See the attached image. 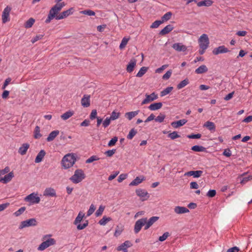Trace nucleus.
<instances>
[{
    "label": "nucleus",
    "mask_w": 252,
    "mask_h": 252,
    "mask_svg": "<svg viewBox=\"0 0 252 252\" xmlns=\"http://www.w3.org/2000/svg\"><path fill=\"white\" fill-rule=\"evenodd\" d=\"M76 161V157L75 154L69 153L65 155L62 158L61 164L63 167L65 169H68L75 164Z\"/></svg>",
    "instance_id": "f257e3e1"
},
{
    "label": "nucleus",
    "mask_w": 252,
    "mask_h": 252,
    "mask_svg": "<svg viewBox=\"0 0 252 252\" xmlns=\"http://www.w3.org/2000/svg\"><path fill=\"white\" fill-rule=\"evenodd\" d=\"M85 178V174L82 169H77L74 175L71 176L70 180L74 184L81 182Z\"/></svg>",
    "instance_id": "f03ea898"
},
{
    "label": "nucleus",
    "mask_w": 252,
    "mask_h": 252,
    "mask_svg": "<svg viewBox=\"0 0 252 252\" xmlns=\"http://www.w3.org/2000/svg\"><path fill=\"white\" fill-rule=\"evenodd\" d=\"M24 201L32 204H38L40 201V198L37 193L32 192L27 196L24 198Z\"/></svg>",
    "instance_id": "7ed1b4c3"
},
{
    "label": "nucleus",
    "mask_w": 252,
    "mask_h": 252,
    "mask_svg": "<svg viewBox=\"0 0 252 252\" xmlns=\"http://www.w3.org/2000/svg\"><path fill=\"white\" fill-rule=\"evenodd\" d=\"M198 43L200 48L207 49L209 45V39L206 34H202L198 39Z\"/></svg>",
    "instance_id": "20e7f679"
},
{
    "label": "nucleus",
    "mask_w": 252,
    "mask_h": 252,
    "mask_svg": "<svg viewBox=\"0 0 252 252\" xmlns=\"http://www.w3.org/2000/svg\"><path fill=\"white\" fill-rule=\"evenodd\" d=\"M136 195L142 201L147 200L150 197L149 193L144 189H138L135 190Z\"/></svg>",
    "instance_id": "39448f33"
},
{
    "label": "nucleus",
    "mask_w": 252,
    "mask_h": 252,
    "mask_svg": "<svg viewBox=\"0 0 252 252\" xmlns=\"http://www.w3.org/2000/svg\"><path fill=\"white\" fill-rule=\"evenodd\" d=\"M37 222L36 220L34 218H32L22 221L19 226V228L22 229L27 227L35 226Z\"/></svg>",
    "instance_id": "423d86ee"
},
{
    "label": "nucleus",
    "mask_w": 252,
    "mask_h": 252,
    "mask_svg": "<svg viewBox=\"0 0 252 252\" xmlns=\"http://www.w3.org/2000/svg\"><path fill=\"white\" fill-rule=\"evenodd\" d=\"M56 244V241L53 238H50L46 241L43 242L38 247V250L43 251L48 247Z\"/></svg>",
    "instance_id": "0eeeda50"
},
{
    "label": "nucleus",
    "mask_w": 252,
    "mask_h": 252,
    "mask_svg": "<svg viewBox=\"0 0 252 252\" xmlns=\"http://www.w3.org/2000/svg\"><path fill=\"white\" fill-rule=\"evenodd\" d=\"M74 10L73 7H71L66 10L63 11L56 17V19L59 20L67 17L68 16L73 14Z\"/></svg>",
    "instance_id": "6e6552de"
},
{
    "label": "nucleus",
    "mask_w": 252,
    "mask_h": 252,
    "mask_svg": "<svg viewBox=\"0 0 252 252\" xmlns=\"http://www.w3.org/2000/svg\"><path fill=\"white\" fill-rule=\"evenodd\" d=\"M145 96L146 98L142 101V105L148 104L157 99L158 97V95L155 93H153L151 94H146Z\"/></svg>",
    "instance_id": "1a4fd4ad"
},
{
    "label": "nucleus",
    "mask_w": 252,
    "mask_h": 252,
    "mask_svg": "<svg viewBox=\"0 0 252 252\" xmlns=\"http://www.w3.org/2000/svg\"><path fill=\"white\" fill-rule=\"evenodd\" d=\"M145 223H146V218H142L137 220L134 225L135 232L136 233H138L142 227L145 225Z\"/></svg>",
    "instance_id": "9d476101"
},
{
    "label": "nucleus",
    "mask_w": 252,
    "mask_h": 252,
    "mask_svg": "<svg viewBox=\"0 0 252 252\" xmlns=\"http://www.w3.org/2000/svg\"><path fill=\"white\" fill-rule=\"evenodd\" d=\"M11 8L9 6H6L2 12V20L3 23H5L9 21V13Z\"/></svg>",
    "instance_id": "9b49d317"
},
{
    "label": "nucleus",
    "mask_w": 252,
    "mask_h": 252,
    "mask_svg": "<svg viewBox=\"0 0 252 252\" xmlns=\"http://www.w3.org/2000/svg\"><path fill=\"white\" fill-rule=\"evenodd\" d=\"M229 50L224 46H220L217 48H215L213 50V53L214 55H218L219 54L225 53L228 52Z\"/></svg>",
    "instance_id": "f8f14e48"
},
{
    "label": "nucleus",
    "mask_w": 252,
    "mask_h": 252,
    "mask_svg": "<svg viewBox=\"0 0 252 252\" xmlns=\"http://www.w3.org/2000/svg\"><path fill=\"white\" fill-rule=\"evenodd\" d=\"M172 47L178 52H184L187 49L186 46L183 45L181 43H176L172 45Z\"/></svg>",
    "instance_id": "ddd939ff"
},
{
    "label": "nucleus",
    "mask_w": 252,
    "mask_h": 252,
    "mask_svg": "<svg viewBox=\"0 0 252 252\" xmlns=\"http://www.w3.org/2000/svg\"><path fill=\"white\" fill-rule=\"evenodd\" d=\"M14 177V173L13 172H10L4 177H0V182H2L3 184H6L9 182L13 177Z\"/></svg>",
    "instance_id": "4468645a"
},
{
    "label": "nucleus",
    "mask_w": 252,
    "mask_h": 252,
    "mask_svg": "<svg viewBox=\"0 0 252 252\" xmlns=\"http://www.w3.org/2000/svg\"><path fill=\"white\" fill-rule=\"evenodd\" d=\"M203 173L201 170L190 171L185 173L184 176H193L194 178L200 177Z\"/></svg>",
    "instance_id": "2eb2a0df"
},
{
    "label": "nucleus",
    "mask_w": 252,
    "mask_h": 252,
    "mask_svg": "<svg viewBox=\"0 0 252 252\" xmlns=\"http://www.w3.org/2000/svg\"><path fill=\"white\" fill-rule=\"evenodd\" d=\"M81 105L84 107H88L90 105V95L88 94L84 95L81 99Z\"/></svg>",
    "instance_id": "dca6fc26"
},
{
    "label": "nucleus",
    "mask_w": 252,
    "mask_h": 252,
    "mask_svg": "<svg viewBox=\"0 0 252 252\" xmlns=\"http://www.w3.org/2000/svg\"><path fill=\"white\" fill-rule=\"evenodd\" d=\"M174 212L177 214H182L189 213V210L185 207L176 206L174 209Z\"/></svg>",
    "instance_id": "f3484780"
},
{
    "label": "nucleus",
    "mask_w": 252,
    "mask_h": 252,
    "mask_svg": "<svg viewBox=\"0 0 252 252\" xmlns=\"http://www.w3.org/2000/svg\"><path fill=\"white\" fill-rule=\"evenodd\" d=\"M187 120L186 119H182L177 121H174L171 123V126L175 128H177L180 126H184L187 123Z\"/></svg>",
    "instance_id": "a211bd4d"
},
{
    "label": "nucleus",
    "mask_w": 252,
    "mask_h": 252,
    "mask_svg": "<svg viewBox=\"0 0 252 252\" xmlns=\"http://www.w3.org/2000/svg\"><path fill=\"white\" fill-rule=\"evenodd\" d=\"M159 219L158 217H152L148 220L146 219V223H145V229H148L151 226H152L156 221Z\"/></svg>",
    "instance_id": "6ab92c4d"
},
{
    "label": "nucleus",
    "mask_w": 252,
    "mask_h": 252,
    "mask_svg": "<svg viewBox=\"0 0 252 252\" xmlns=\"http://www.w3.org/2000/svg\"><path fill=\"white\" fill-rule=\"evenodd\" d=\"M136 64V60L135 59H132L126 67V71L128 72H131L134 70V68Z\"/></svg>",
    "instance_id": "aec40b11"
},
{
    "label": "nucleus",
    "mask_w": 252,
    "mask_h": 252,
    "mask_svg": "<svg viewBox=\"0 0 252 252\" xmlns=\"http://www.w3.org/2000/svg\"><path fill=\"white\" fill-rule=\"evenodd\" d=\"M62 9L56 4L55 5H54L50 10L49 13L51 14V15H52L54 17L56 18V17L58 15V13Z\"/></svg>",
    "instance_id": "412c9836"
},
{
    "label": "nucleus",
    "mask_w": 252,
    "mask_h": 252,
    "mask_svg": "<svg viewBox=\"0 0 252 252\" xmlns=\"http://www.w3.org/2000/svg\"><path fill=\"white\" fill-rule=\"evenodd\" d=\"M44 196L54 197L56 196L55 190L51 188H46L43 193Z\"/></svg>",
    "instance_id": "4be33fe9"
},
{
    "label": "nucleus",
    "mask_w": 252,
    "mask_h": 252,
    "mask_svg": "<svg viewBox=\"0 0 252 252\" xmlns=\"http://www.w3.org/2000/svg\"><path fill=\"white\" fill-rule=\"evenodd\" d=\"M131 246V244L129 241H126L117 248L118 251H121L124 250H127L128 248Z\"/></svg>",
    "instance_id": "5701e85b"
},
{
    "label": "nucleus",
    "mask_w": 252,
    "mask_h": 252,
    "mask_svg": "<svg viewBox=\"0 0 252 252\" xmlns=\"http://www.w3.org/2000/svg\"><path fill=\"white\" fill-rule=\"evenodd\" d=\"M208 70V69L207 66L205 64H202L195 69V73L197 74H200L206 73Z\"/></svg>",
    "instance_id": "b1692460"
},
{
    "label": "nucleus",
    "mask_w": 252,
    "mask_h": 252,
    "mask_svg": "<svg viewBox=\"0 0 252 252\" xmlns=\"http://www.w3.org/2000/svg\"><path fill=\"white\" fill-rule=\"evenodd\" d=\"M173 28H174L172 25H168L159 32V34L161 35H164L166 34H167L171 31H172Z\"/></svg>",
    "instance_id": "393cba45"
},
{
    "label": "nucleus",
    "mask_w": 252,
    "mask_h": 252,
    "mask_svg": "<svg viewBox=\"0 0 252 252\" xmlns=\"http://www.w3.org/2000/svg\"><path fill=\"white\" fill-rule=\"evenodd\" d=\"M45 154H46V153H45V151L43 150H41L37 154V155L35 159V163L40 162L43 159L44 157H45Z\"/></svg>",
    "instance_id": "a878e982"
},
{
    "label": "nucleus",
    "mask_w": 252,
    "mask_h": 252,
    "mask_svg": "<svg viewBox=\"0 0 252 252\" xmlns=\"http://www.w3.org/2000/svg\"><path fill=\"white\" fill-rule=\"evenodd\" d=\"M162 106L161 102H156L151 104L149 106V109L151 111H155L160 109Z\"/></svg>",
    "instance_id": "bb28decb"
},
{
    "label": "nucleus",
    "mask_w": 252,
    "mask_h": 252,
    "mask_svg": "<svg viewBox=\"0 0 252 252\" xmlns=\"http://www.w3.org/2000/svg\"><path fill=\"white\" fill-rule=\"evenodd\" d=\"M30 145L29 144L25 143L23 144L22 146L19 149V153L21 155H24L26 154L28 149L29 148Z\"/></svg>",
    "instance_id": "cd10ccee"
},
{
    "label": "nucleus",
    "mask_w": 252,
    "mask_h": 252,
    "mask_svg": "<svg viewBox=\"0 0 252 252\" xmlns=\"http://www.w3.org/2000/svg\"><path fill=\"white\" fill-rule=\"evenodd\" d=\"M139 112V110L127 112L125 114V116L130 121L137 115Z\"/></svg>",
    "instance_id": "c85d7f7f"
},
{
    "label": "nucleus",
    "mask_w": 252,
    "mask_h": 252,
    "mask_svg": "<svg viewBox=\"0 0 252 252\" xmlns=\"http://www.w3.org/2000/svg\"><path fill=\"white\" fill-rule=\"evenodd\" d=\"M204 127L208 128L210 131H215L216 129V126L213 122L207 121L203 125Z\"/></svg>",
    "instance_id": "c756f323"
},
{
    "label": "nucleus",
    "mask_w": 252,
    "mask_h": 252,
    "mask_svg": "<svg viewBox=\"0 0 252 252\" xmlns=\"http://www.w3.org/2000/svg\"><path fill=\"white\" fill-rule=\"evenodd\" d=\"M59 134V131L58 130L52 131L47 138V141L48 142L53 141Z\"/></svg>",
    "instance_id": "7c9ffc66"
},
{
    "label": "nucleus",
    "mask_w": 252,
    "mask_h": 252,
    "mask_svg": "<svg viewBox=\"0 0 252 252\" xmlns=\"http://www.w3.org/2000/svg\"><path fill=\"white\" fill-rule=\"evenodd\" d=\"M144 180V178H141L139 177H137L135 179H134L130 184L129 186H137L142 182Z\"/></svg>",
    "instance_id": "2f4dec72"
},
{
    "label": "nucleus",
    "mask_w": 252,
    "mask_h": 252,
    "mask_svg": "<svg viewBox=\"0 0 252 252\" xmlns=\"http://www.w3.org/2000/svg\"><path fill=\"white\" fill-rule=\"evenodd\" d=\"M212 4V1L210 0H204L201 1H199L197 3V6H209L211 5Z\"/></svg>",
    "instance_id": "473e14b6"
},
{
    "label": "nucleus",
    "mask_w": 252,
    "mask_h": 252,
    "mask_svg": "<svg viewBox=\"0 0 252 252\" xmlns=\"http://www.w3.org/2000/svg\"><path fill=\"white\" fill-rule=\"evenodd\" d=\"M73 114L74 113L73 111H68L62 115L61 117L63 120H66L73 116Z\"/></svg>",
    "instance_id": "72a5a7b5"
},
{
    "label": "nucleus",
    "mask_w": 252,
    "mask_h": 252,
    "mask_svg": "<svg viewBox=\"0 0 252 252\" xmlns=\"http://www.w3.org/2000/svg\"><path fill=\"white\" fill-rule=\"evenodd\" d=\"M112 219L110 217H107L105 216L99 221L98 223L101 225H105L108 222L111 221Z\"/></svg>",
    "instance_id": "f704fd0d"
},
{
    "label": "nucleus",
    "mask_w": 252,
    "mask_h": 252,
    "mask_svg": "<svg viewBox=\"0 0 252 252\" xmlns=\"http://www.w3.org/2000/svg\"><path fill=\"white\" fill-rule=\"evenodd\" d=\"M148 68L147 67L143 66L142 67L137 74H136V77H141L143 76L147 71Z\"/></svg>",
    "instance_id": "c9c22d12"
},
{
    "label": "nucleus",
    "mask_w": 252,
    "mask_h": 252,
    "mask_svg": "<svg viewBox=\"0 0 252 252\" xmlns=\"http://www.w3.org/2000/svg\"><path fill=\"white\" fill-rule=\"evenodd\" d=\"M189 83V79L186 78L181 81L177 86L178 89H181L185 87Z\"/></svg>",
    "instance_id": "e433bc0d"
},
{
    "label": "nucleus",
    "mask_w": 252,
    "mask_h": 252,
    "mask_svg": "<svg viewBox=\"0 0 252 252\" xmlns=\"http://www.w3.org/2000/svg\"><path fill=\"white\" fill-rule=\"evenodd\" d=\"M84 217V214L81 212H80L78 214L77 217L76 218V219L74 221V224L75 225L78 224L79 223H80L82 221Z\"/></svg>",
    "instance_id": "4c0bfd02"
},
{
    "label": "nucleus",
    "mask_w": 252,
    "mask_h": 252,
    "mask_svg": "<svg viewBox=\"0 0 252 252\" xmlns=\"http://www.w3.org/2000/svg\"><path fill=\"white\" fill-rule=\"evenodd\" d=\"M35 22V20L32 18H30L25 24V27L27 29L31 28Z\"/></svg>",
    "instance_id": "58836bf2"
},
{
    "label": "nucleus",
    "mask_w": 252,
    "mask_h": 252,
    "mask_svg": "<svg viewBox=\"0 0 252 252\" xmlns=\"http://www.w3.org/2000/svg\"><path fill=\"white\" fill-rule=\"evenodd\" d=\"M173 88L172 87H168L165 89H164L163 91H162L160 93V96H163L167 94H169L173 90Z\"/></svg>",
    "instance_id": "ea45409f"
},
{
    "label": "nucleus",
    "mask_w": 252,
    "mask_h": 252,
    "mask_svg": "<svg viewBox=\"0 0 252 252\" xmlns=\"http://www.w3.org/2000/svg\"><path fill=\"white\" fill-rule=\"evenodd\" d=\"M40 131V127L38 126H36L34 130V137L35 139H39L42 136Z\"/></svg>",
    "instance_id": "a19ab883"
},
{
    "label": "nucleus",
    "mask_w": 252,
    "mask_h": 252,
    "mask_svg": "<svg viewBox=\"0 0 252 252\" xmlns=\"http://www.w3.org/2000/svg\"><path fill=\"white\" fill-rule=\"evenodd\" d=\"M129 38L124 37L123 39L122 40L121 43L119 46V48L120 49H123L125 48L126 46L128 43V41H129Z\"/></svg>",
    "instance_id": "79ce46f5"
},
{
    "label": "nucleus",
    "mask_w": 252,
    "mask_h": 252,
    "mask_svg": "<svg viewBox=\"0 0 252 252\" xmlns=\"http://www.w3.org/2000/svg\"><path fill=\"white\" fill-rule=\"evenodd\" d=\"M137 133V131L136 129L132 128L129 132V133L127 136V138L129 140L132 139Z\"/></svg>",
    "instance_id": "37998d69"
},
{
    "label": "nucleus",
    "mask_w": 252,
    "mask_h": 252,
    "mask_svg": "<svg viewBox=\"0 0 252 252\" xmlns=\"http://www.w3.org/2000/svg\"><path fill=\"white\" fill-rule=\"evenodd\" d=\"M26 210L25 207H21L19 209H18L17 211L13 213V215L15 217H19L21 215H22Z\"/></svg>",
    "instance_id": "c03bdc74"
},
{
    "label": "nucleus",
    "mask_w": 252,
    "mask_h": 252,
    "mask_svg": "<svg viewBox=\"0 0 252 252\" xmlns=\"http://www.w3.org/2000/svg\"><path fill=\"white\" fill-rule=\"evenodd\" d=\"M191 150L195 152H203L205 148L203 146L195 145L191 147Z\"/></svg>",
    "instance_id": "a18cd8bd"
},
{
    "label": "nucleus",
    "mask_w": 252,
    "mask_h": 252,
    "mask_svg": "<svg viewBox=\"0 0 252 252\" xmlns=\"http://www.w3.org/2000/svg\"><path fill=\"white\" fill-rule=\"evenodd\" d=\"M172 13L170 12H168L166 13L161 18V21H162V23L164 21H166L169 20L171 17Z\"/></svg>",
    "instance_id": "49530a36"
},
{
    "label": "nucleus",
    "mask_w": 252,
    "mask_h": 252,
    "mask_svg": "<svg viewBox=\"0 0 252 252\" xmlns=\"http://www.w3.org/2000/svg\"><path fill=\"white\" fill-rule=\"evenodd\" d=\"M80 13L89 16H94L95 12L91 10H85L80 11Z\"/></svg>",
    "instance_id": "de8ad7c7"
},
{
    "label": "nucleus",
    "mask_w": 252,
    "mask_h": 252,
    "mask_svg": "<svg viewBox=\"0 0 252 252\" xmlns=\"http://www.w3.org/2000/svg\"><path fill=\"white\" fill-rule=\"evenodd\" d=\"M168 136L172 140H174L180 137V136L178 134L177 131H173L171 133H170L168 134Z\"/></svg>",
    "instance_id": "09e8293b"
},
{
    "label": "nucleus",
    "mask_w": 252,
    "mask_h": 252,
    "mask_svg": "<svg viewBox=\"0 0 252 252\" xmlns=\"http://www.w3.org/2000/svg\"><path fill=\"white\" fill-rule=\"evenodd\" d=\"M104 209H105L104 206H103L102 205H100L99 207L98 210L95 212L96 216L99 217V216H101L102 214V213L104 210Z\"/></svg>",
    "instance_id": "8fccbe9b"
},
{
    "label": "nucleus",
    "mask_w": 252,
    "mask_h": 252,
    "mask_svg": "<svg viewBox=\"0 0 252 252\" xmlns=\"http://www.w3.org/2000/svg\"><path fill=\"white\" fill-rule=\"evenodd\" d=\"M162 23V21H161L160 20H157L152 23V24L150 26V28L152 29L157 28Z\"/></svg>",
    "instance_id": "3c124183"
},
{
    "label": "nucleus",
    "mask_w": 252,
    "mask_h": 252,
    "mask_svg": "<svg viewBox=\"0 0 252 252\" xmlns=\"http://www.w3.org/2000/svg\"><path fill=\"white\" fill-rule=\"evenodd\" d=\"M165 117V116L164 114L160 113L156 118H155V121L159 123H162L163 122Z\"/></svg>",
    "instance_id": "603ef678"
},
{
    "label": "nucleus",
    "mask_w": 252,
    "mask_h": 252,
    "mask_svg": "<svg viewBox=\"0 0 252 252\" xmlns=\"http://www.w3.org/2000/svg\"><path fill=\"white\" fill-rule=\"evenodd\" d=\"M99 158L96 156H93L87 159L86 161V163H90L94 161L98 160Z\"/></svg>",
    "instance_id": "864d4df0"
},
{
    "label": "nucleus",
    "mask_w": 252,
    "mask_h": 252,
    "mask_svg": "<svg viewBox=\"0 0 252 252\" xmlns=\"http://www.w3.org/2000/svg\"><path fill=\"white\" fill-rule=\"evenodd\" d=\"M120 116V113L116 112L115 111H113L111 113L110 117H109L111 120H115L118 119Z\"/></svg>",
    "instance_id": "5fc2aeb1"
},
{
    "label": "nucleus",
    "mask_w": 252,
    "mask_h": 252,
    "mask_svg": "<svg viewBox=\"0 0 252 252\" xmlns=\"http://www.w3.org/2000/svg\"><path fill=\"white\" fill-rule=\"evenodd\" d=\"M172 73V70H169L167 71L165 74H164L162 76V79L164 80H168L171 76Z\"/></svg>",
    "instance_id": "6e6d98bb"
},
{
    "label": "nucleus",
    "mask_w": 252,
    "mask_h": 252,
    "mask_svg": "<svg viewBox=\"0 0 252 252\" xmlns=\"http://www.w3.org/2000/svg\"><path fill=\"white\" fill-rule=\"evenodd\" d=\"M10 168L9 167L6 166L3 169L0 170V177L6 173H9Z\"/></svg>",
    "instance_id": "4d7b16f0"
},
{
    "label": "nucleus",
    "mask_w": 252,
    "mask_h": 252,
    "mask_svg": "<svg viewBox=\"0 0 252 252\" xmlns=\"http://www.w3.org/2000/svg\"><path fill=\"white\" fill-rule=\"evenodd\" d=\"M95 210V206L93 204H92L90 206V208L87 212V216H91L94 212Z\"/></svg>",
    "instance_id": "13d9d810"
},
{
    "label": "nucleus",
    "mask_w": 252,
    "mask_h": 252,
    "mask_svg": "<svg viewBox=\"0 0 252 252\" xmlns=\"http://www.w3.org/2000/svg\"><path fill=\"white\" fill-rule=\"evenodd\" d=\"M216 194V191L215 189L209 190L207 193V196L209 197H213Z\"/></svg>",
    "instance_id": "bf43d9fd"
},
{
    "label": "nucleus",
    "mask_w": 252,
    "mask_h": 252,
    "mask_svg": "<svg viewBox=\"0 0 252 252\" xmlns=\"http://www.w3.org/2000/svg\"><path fill=\"white\" fill-rule=\"evenodd\" d=\"M123 228L122 227H120L119 226H117L116 228V230H115V233H114V236L115 237H118V236H119L122 232L123 231Z\"/></svg>",
    "instance_id": "052dcab7"
},
{
    "label": "nucleus",
    "mask_w": 252,
    "mask_h": 252,
    "mask_svg": "<svg viewBox=\"0 0 252 252\" xmlns=\"http://www.w3.org/2000/svg\"><path fill=\"white\" fill-rule=\"evenodd\" d=\"M117 141L118 138L117 137H114L109 142L108 144V146L111 147L115 145Z\"/></svg>",
    "instance_id": "680f3d73"
},
{
    "label": "nucleus",
    "mask_w": 252,
    "mask_h": 252,
    "mask_svg": "<svg viewBox=\"0 0 252 252\" xmlns=\"http://www.w3.org/2000/svg\"><path fill=\"white\" fill-rule=\"evenodd\" d=\"M252 180V176H248L247 177H244L241 181V184H245L248 181Z\"/></svg>",
    "instance_id": "e2e57ef3"
},
{
    "label": "nucleus",
    "mask_w": 252,
    "mask_h": 252,
    "mask_svg": "<svg viewBox=\"0 0 252 252\" xmlns=\"http://www.w3.org/2000/svg\"><path fill=\"white\" fill-rule=\"evenodd\" d=\"M115 149L110 150L106 151L105 152V155H106L107 157H111L115 153Z\"/></svg>",
    "instance_id": "0e129e2a"
},
{
    "label": "nucleus",
    "mask_w": 252,
    "mask_h": 252,
    "mask_svg": "<svg viewBox=\"0 0 252 252\" xmlns=\"http://www.w3.org/2000/svg\"><path fill=\"white\" fill-rule=\"evenodd\" d=\"M111 119L110 118H106V119L103 121L102 125L104 127H107L110 124Z\"/></svg>",
    "instance_id": "69168bd1"
},
{
    "label": "nucleus",
    "mask_w": 252,
    "mask_h": 252,
    "mask_svg": "<svg viewBox=\"0 0 252 252\" xmlns=\"http://www.w3.org/2000/svg\"><path fill=\"white\" fill-rule=\"evenodd\" d=\"M43 35H41V34H39V35H36L35 37H34L31 40V42L32 43H35V42H36L37 41L42 39V38L43 37Z\"/></svg>",
    "instance_id": "338daca9"
},
{
    "label": "nucleus",
    "mask_w": 252,
    "mask_h": 252,
    "mask_svg": "<svg viewBox=\"0 0 252 252\" xmlns=\"http://www.w3.org/2000/svg\"><path fill=\"white\" fill-rule=\"evenodd\" d=\"M239 249L237 247H234L227 250L226 252H238Z\"/></svg>",
    "instance_id": "774afa93"
}]
</instances>
